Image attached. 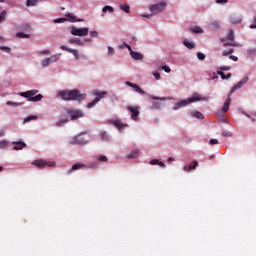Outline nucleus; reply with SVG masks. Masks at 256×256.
<instances>
[{"label": "nucleus", "mask_w": 256, "mask_h": 256, "mask_svg": "<svg viewBox=\"0 0 256 256\" xmlns=\"http://www.w3.org/2000/svg\"><path fill=\"white\" fill-rule=\"evenodd\" d=\"M126 48L128 49V51H129L130 54H131V51H133V49L131 48V46H130V45H126Z\"/></svg>", "instance_id": "nucleus-61"}, {"label": "nucleus", "mask_w": 256, "mask_h": 256, "mask_svg": "<svg viewBox=\"0 0 256 256\" xmlns=\"http://www.w3.org/2000/svg\"><path fill=\"white\" fill-rule=\"evenodd\" d=\"M70 33L71 35H75L76 37H85L89 35V28L72 27Z\"/></svg>", "instance_id": "nucleus-8"}, {"label": "nucleus", "mask_w": 256, "mask_h": 256, "mask_svg": "<svg viewBox=\"0 0 256 256\" xmlns=\"http://www.w3.org/2000/svg\"><path fill=\"white\" fill-rule=\"evenodd\" d=\"M137 157H139V150H134L127 155L128 159H137Z\"/></svg>", "instance_id": "nucleus-20"}, {"label": "nucleus", "mask_w": 256, "mask_h": 256, "mask_svg": "<svg viewBox=\"0 0 256 256\" xmlns=\"http://www.w3.org/2000/svg\"><path fill=\"white\" fill-rule=\"evenodd\" d=\"M217 75H220L221 79H223V80L231 79V77H232L231 73H228L227 75H225V73L223 71H217Z\"/></svg>", "instance_id": "nucleus-22"}, {"label": "nucleus", "mask_w": 256, "mask_h": 256, "mask_svg": "<svg viewBox=\"0 0 256 256\" xmlns=\"http://www.w3.org/2000/svg\"><path fill=\"white\" fill-rule=\"evenodd\" d=\"M6 17H7V11L4 10L0 13V23H3V21H5V19H6Z\"/></svg>", "instance_id": "nucleus-35"}, {"label": "nucleus", "mask_w": 256, "mask_h": 256, "mask_svg": "<svg viewBox=\"0 0 256 256\" xmlns=\"http://www.w3.org/2000/svg\"><path fill=\"white\" fill-rule=\"evenodd\" d=\"M102 11L103 13H107V11L110 13H115V9L112 6H104L102 8Z\"/></svg>", "instance_id": "nucleus-27"}, {"label": "nucleus", "mask_w": 256, "mask_h": 256, "mask_svg": "<svg viewBox=\"0 0 256 256\" xmlns=\"http://www.w3.org/2000/svg\"><path fill=\"white\" fill-rule=\"evenodd\" d=\"M38 0H27L26 5L27 7H33L37 5Z\"/></svg>", "instance_id": "nucleus-34"}, {"label": "nucleus", "mask_w": 256, "mask_h": 256, "mask_svg": "<svg viewBox=\"0 0 256 256\" xmlns=\"http://www.w3.org/2000/svg\"><path fill=\"white\" fill-rule=\"evenodd\" d=\"M142 17H145L146 19H151L153 17V14H147V15H142Z\"/></svg>", "instance_id": "nucleus-60"}, {"label": "nucleus", "mask_w": 256, "mask_h": 256, "mask_svg": "<svg viewBox=\"0 0 256 256\" xmlns=\"http://www.w3.org/2000/svg\"><path fill=\"white\" fill-rule=\"evenodd\" d=\"M227 40L228 41H235V32L233 31V29L229 30Z\"/></svg>", "instance_id": "nucleus-25"}, {"label": "nucleus", "mask_w": 256, "mask_h": 256, "mask_svg": "<svg viewBox=\"0 0 256 256\" xmlns=\"http://www.w3.org/2000/svg\"><path fill=\"white\" fill-rule=\"evenodd\" d=\"M98 161H100V163H107V161H109V159H107V156H99L98 157Z\"/></svg>", "instance_id": "nucleus-40"}, {"label": "nucleus", "mask_w": 256, "mask_h": 256, "mask_svg": "<svg viewBox=\"0 0 256 256\" xmlns=\"http://www.w3.org/2000/svg\"><path fill=\"white\" fill-rule=\"evenodd\" d=\"M37 118H38V117L35 116V115L28 116V117H26V118L24 119V124H25V123H29V122H31V121H36Z\"/></svg>", "instance_id": "nucleus-28"}, {"label": "nucleus", "mask_w": 256, "mask_h": 256, "mask_svg": "<svg viewBox=\"0 0 256 256\" xmlns=\"http://www.w3.org/2000/svg\"><path fill=\"white\" fill-rule=\"evenodd\" d=\"M222 136H223V137H231V132H225V131H223V132H222Z\"/></svg>", "instance_id": "nucleus-55"}, {"label": "nucleus", "mask_w": 256, "mask_h": 256, "mask_svg": "<svg viewBox=\"0 0 256 256\" xmlns=\"http://www.w3.org/2000/svg\"><path fill=\"white\" fill-rule=\"evenodd\" d=\"M209 144L210 145H217V144H219V141L217 139H210Z\"/></svg>", "instance_id": "nucleus-49"}, {"label": "nucleus", "mask_w": 256, "mask_h": 256, "mask_svg": "<svg viewBox=\"0 0 256 256\" xmlns=\"http://www.w3.org/2000/svg\"><path fill=\"white\" fill-rule=\"evenodd\" d=\"M212 79H219V76H217V73H213V77H212Z\"/></svg>", "instance_id": "nucleus-62"}, {"label": "nucleus", "mask_w": 256, "mask_h": 256, "mask_svg": "<svg viewBox=\"0 0 256 256\" xmlns=\"http://www.w3.org/2000/svg\"><path fill=\"white\" fill-rule=\"evenodd\" d=\"M6 105H10L11 107H19L20 105H23V103H17V102H6Z\"/></svg>", "instance_id": "nucleus-38"}, {"label": "nucleus", "mask_w": 256, "mask_h": 256, "mask_svg": "<svg viewBox=\"0 0 256 256\" xmlns=\"http://www.w3.org/2000/svg\"><path fill=\"white\" fill-rule=\"evenodd\" d=\"M158 165H159L160 167H165V163H163V162H158Z\"/></svg>", "instance_id": "nucleus-64"}, {"label": "nucleus", "mask_w": 256, "mask_h": 256, "mask_svg": "<svg viewBox=\"0 0 256 256\" xmlns=\"http://www.w3.org/2000/svg\"><path fill=\"white\" fill-rule=\"evenodd\" d=\"M230 21H231V23H232L233 25H237V24L241 23L242 19L239 18V17L232 16V17L230 18Z\"/></svg>", "instance_id": "nucleus-26"}, {"label": "nucleus", "mask_w": 256, "mask_h": 256, "mask_svg": "<svg viewBox=\"0 0 256 256\" xmlns=\"http://www.w3.org/2000/svg\"><path fill=\"white\" fill-rule=\"evenodd\" d=\"M66 114L70 117L71 121H77V119H81V117H85L83 111L75 108H67Z\"/></svg>", "instance_id": "nucleus-5"}, {"label": "nucleus", "mask_w": 256, "mask_h": 256, "mask_svg": "<svg viewBox=\"0 0 256 256\" xmlns=\"http://www.w3.org/2000/svg\"><path fill=\"white\" fill-rule=\"evenodd\" d=\"M120 9L124 11V13H131V6H129V4L120 5Z\"/></svg>", "instance_id": "nucleus-21"}, {"label": "nucleus", "mask_w": 256, "mask_h": 256, "mask_svg": "<svg viewBox=\"0 0 256 256\" xmlns=\"http://www.w3.org/2000/svg\"><path fill=\"white\" fill-rule=\"evenodd\" d=\"M31 165L38 167V169H45V167H55V162L45 161L43 159L34 160Z\"/></svg>", "instance_id": "nucleus-7"}, {"label": "nucleus", "mask_w": 256, "mask_h": 256, "mask_svg": "<svg viewBox=\"0 0 256 256\" xmlns=\"http://www.w3.org/2000/svg\"><path fill=\"white\" fill-rule=\"evenodd\" d=\"M153 75H154L156 81H159V79H161V74H159V72H154Z\"/></svg>", "instance_id": "nucleus-48"}, {"label": "nucleus", "mask_w": 256, "mask_h": 256, "mask_svg": "<svg viewBox=\"0 0 256 256\" xmlns=\"http://www.w3.org/2000/svg\"><path fill=\"white\" fill-rule=\"evenodd\" d=\"M126 85H128V87H132V89H135L136 93H139L140 95H145V91H143V89H141L139 85L131 82H126Z\"/></svg>", "instance_id": "nucleus-13"}, {"label": "nucleus", "mask_w": 256, "mask_h": 256, "mask_svg": "<svg viewBox=\"0 0 256 256\" xmlns=\"http://www.w3.org/2000/svg\"><path fill=\"white\" fill-rule=\"evenodd\" d=\"M152 99H154L156 101H165V98H157L155 96H152Z\"/></svg>", "instance_id": "nucleus-59"}, {"label": "nucleus", "mask_w": 256, "mask_h": 256, "mask_svg": "<svg viewBox=\"0 0 256 256\" xmlns=\"http://www.w3.org/2000/svg\"><path fill=\"white\" fill-rule=\"evenodd\" d=\"M219 69H220V71H229L231 69V67H229V66H222Z\"/></svg>", "instance_id": "nucleus-51"}, {"label": "nucleus", "mask_w": 256, "mask_h": 256, "mask_svg": "<svg viewBox=\"0 0 256 256\" xmlns=\"http://www.w3.org/2000/svg\"><path fill=\"white\" fill-rule=\"evenodd\" d=\"M183 45H185V47H187V49H195V43H193V42L184 40Z\"/></svg>", "instance_id": "nucleus-24"}, {"label": "nucleus", "mask_w": 256, "mask_h": 256, "mask_svg": "<svg viewBox=\"0 0 256 256\" xmlns=\"http://www.w3.org/2000/svg\"><path fill=\"white\" fill-rule=\"evenodd\" d=\"M83 167H85V164L79 162L74 164L70 170H68V175H71V173H73V171H78V169H83Z\"/></svg>", "instance_id": "nucleus-15"}, {"label": "nucleus", "mask_w": 256, "mask_h": 256, "mask_svg": "<svg viewBox=\"0 0 256 256\" xmlns=\"http://www.w3.org/2000/svg\"><path fill=\"white\" fill-rule=\"evenodd\" d=\"M194 117H196V119H203V114L201 112H195Z\"/></svg>", "instance_id": "nucleus-44"}, {"label": "nucleus", "mask_w": 256, "mask_h": 256, "mask_svg": "<svg viewBox=\"0 0 256 256\" xmlns=\"http://www.w3.org/2000/svg\"><path fill=\"white\" fill-rule=\"evenodd\" d=\"M130 55L135 61H143V54L139 52L131 51Z\"/></svg>", "instance_id": "nucleus-17"}, {"label": "nucleus", "mask_w": 256, "mask_h": 256, "mask_svg": "<svg viewBox=\"0 0 256 256\" xmlns=\"http://www.w3.org/2000/svg\"><path fill=\"white\" fill-rule=\"evenodd\" d=\"M16 37H18L19 39H29V34H25L23 32H18L16 34Z\"/></svg>", "instance_id": "nucleus-30"}, {"label": "nucleus", "mask_w": 256, "mask_h": 256, "mask_svg": "<svg viewBox=\"0 0 256 256\" xmlns=\"http://www.w3.org/2000/svg\"><path fill=\"white\" fill-rule=\"evenodd\" d=\"M41 65L42 67H49V65H51V61L49 60V58H46L41 61Z\"/></svg>", "instance_id": "nucleus-33"}, {"label": "nucleus", "mask_w": 256, "mask_h": 256, "mask_svg": "<svg viewBox=\"0 0 256 256\" xmlns=\"http://www.w3.org/2000/svg\"><path fill=\"white\" fill-rule=\"evenodd\" d=\"M247 81H249V76H245L236 85L233 86V88L230 90L228 98L226 99L222 107V110L218 112V115H223V113H227V111H229V106L231 105V95L234 94L237 89H241V87H243V85H245Z\"/></svg>", "instance_id": "nucleus-2"}, {"label": "nucleus", "mask_w": 256, "mask_h": 256, "mask_svg": "<svg viewBox=\"0 0 256 256\" xmlns=\"http://www.w3.org/2000/svg\"><path fill=\"white\" fill-rule=\"evenodd\" d=\"M65 123H69V120L63 119V120L56 122V127H61V125H65Z\"/></svg>", "instance_id": "nucleus-37"}, {"label": "nucleus", "mask_w": 256, "mask_h": 256, "mask_svg": "<svg viewBox=\"0 0 256 256\" xmlns=\"http://www.w3.org/2000/svg\"><path fill=\"white\" fill-rule=\"evenodd\" d=\"M127 109L131 113V119H133V121H137V119L139 117V107H137V106H128Z\"/></svg>", "instance_id": "nucleus-10"}, {"label": "nucleus", "mask_w": 256, "mask_h": 256, "mask_svg": "<svg viewBox=\"0 0 256 256\" xmlns=\"http://www.w3.org/2000/svg\"><path fill=\"white\" fill-rule=\"evenodd\" d=\"M37 93H39V90L32 89L26 92H21L20 97H24L32 103H37L38 101H41L43 99V96L41 94L37 95Z\"/></svg>", "instance_id": "nucleus-3"}, {"label": "nucleus", "mask_w": 256, "mask_h": 256, "mask_svg": "<svg viewBox=\"0 0 256 256\" xmlns=\"http://www.w3.org/2000/svg\"><path fill=\"white\" fill-rule=\"evenodd\" d=\"M157 163H159V160L157 159H153L150 161V165H157Z\"/></svg>", "instance_id": "nucleus-56"}, {"label": "nucleus", "mask_w": 256, "mask_h": 256, "mask_svg": "<svg viewBox=\"0 0 256 256\" xmlns=\"http://www.w3.org/2000/svg\"><path fill=\"white\" fill-rule=\"evenodd\" d=\"M74 143H78L79 145H84L85 141L81 140V136H77L74 138Z\"/></svg>", "instance_id": "nucleus-36"}, {"label": "nucleus", "mask_w": 256, "mask_h": 256, "mask_svg": "<svg viewBox=\"0 0 256 256\" xmlns=\"http://www.w3.org/2000/svg\"><path fill=\"white\" fill-rule=\"evenodd\" d=\"M250 29H256V16L253 19V24L250 25Z\"/></svg>", "instance_id": "nucleus-52"}, {"label": "nucleus", "mask_w": 256, "mask_h": 256, "mask_svg": "<svg viewBox=\"0 0 256 256\" xmlns=\"http://www.w3.org/2000/svg\"><path fill=\"white\" fill-rule=\"evenodd\" d=\"M100 138L102 141H109V135L107 132H100Z\"/></svg>", "instance_id": "nucleus-31"}, {"label": "nucleus", "mask_w": 256, "mask_h": 256, "mask_svg": "<svg viewBox=\"0 0 256 256\" xmlns=\"http://www.w3.org/2000/svg\"><path fill=\"white\" fill-rule=\"evenodd\" d=\"M223 47H239V44H236V43H224Z\"/></svg>", "instance_id": "nucleus-43"}, {"label": "nucleus", "mask_w": 256, "mask_h": 256, "mask_svg": "<svg viewBox=\"0 0 256 256\" xmlns=\"http://www.w3.org/2000/svg\"><path fill=\"white\" fill-rule=\"evenodd\" d=\"M233 53H235V50H234L233 48H231V49H229V50H224V51L222 52V55H223V57H227V56H229V55H231V54H233Z\"/></svg>", "instance_id": "nucleus-29"}, {"label": "nucleus", "mask_w": 256, "mask_h": 256, "mask_svg": "<svg viewBox=\"0 0 256 256\" xmlns=\"http://www.w3.org/2000/svg\"><path fill=\"white\" fill-rule=\"evenodd\" d=\"M7 147V142L6 141H0V148L5 149Z\"/></svg>", "instance_id": "nucleus-50"}, {"label": "nucleus", "mask_w": 256, "mask_h": 256, "mask_svg": "<svg viewBox=\"0 0 256 256\" xmlns=\"http://www.w3.org/2000/svg\"><path fill=\"white\" fill-rule=\"evenodd\" d=\"M197 58H198L200 61H205V54H203L202 52H198V53H197Z\"/></svg>", "instance_id": "nucleus-42"}, {"label": "nucleus", "mask_w": 256, "mask_h": 256, "mask_svg": "<svg viewBox=\"0 0 256 256\" xmlns=\"http://www.w3.org/2000/svg\"><path fill=\"white\" fill-rule=\"evenodd\" d=\"M197 167H199V162L193 161L191 165L184 166L183 171H185L186 173H189L190 171H193V169H197Z\"/></svg>", "instance_id": "nucleus-12"}, {"label": "nucleus", "mask_w": 256, "mask_h": 256, "mask_svg": "<svg viewBox=\"0 0 256 256\" xmlns=\"http://www.w3.org/2000/svg\"><path fill=\"white\" fill-rule=\"evenodd\" d=\"M12 145H14L13 149L15 151H21L22 149H24V147H27V144H25L24 142H21V141L12 142Z\"/></svg>", "instance_id": "nucleus-14"}, {"label": "nucleus", "mask_w": 256, "mask_h": 256, "mask_svg": "<svg viewBox=\"0 0 256 256\" xmlns=\"http://www.w3.org/2000/svg\"><path fill=\"white\" fill-rule=\"evenodd\" d=\"M58 97L63 101H83L87 95L81 94L79 90H62L58 92Z\"/></svg>", "instance_id": "nucleus-1"}, {"label": "nucleus", "mask_w": 256, "mask_h": 256, "mask_svg": "<svg viewBox=\"0 0 256 256\" xmlns=\"http://www.w3.org/2000/svg\"><path fill=\"white\" fill-rule=\"evenodd\" d=\"M173 161H175V159H174L173 157H169V158H168V163H171V162H173Z\"/></svg>", "instance_id": "nucleus-63"}, {"label": "nucleus", "mask_w": 256, "mask_h": 256, "mask_svg": "<svg viewBox=\"0 0 256 256\" xmlns=\"http://www.w3.org/2000/svg\"><path fill=\"white\" fill-rule=\"evenodd\" d=\"M38 55H51V51L50 50H41V51H38Z\"/></svg>", "instance_id": "nucleus-41"}, {"label": "nucleus", "mask_w": 256, "mask_h": 256, "mask_svg": "<svg viewBox=\"0 0 256 256\" xmlns=\"http://www.w3.org/2000/svg\"><path fill=\"white\" fill-rule=\"evenodd\" d=\"M66 17L68 18L66 21H70V23H77V21H79L77 20V16L73 15L72 13L66 14Z\"/></svg>", "instance_id": "nucleus-18"}, {"label": "nucleus", "mask_w": 256, "mask_h": 256, "mask_svg": "<svg viewBox=\"0 0 256 256\" xmlns=\"http://www.w3.org/2000/svg\"><path fill=\"white\" fill-rule=\"evenodd\" d=\"M93 95H95L96 98L94 100H92L90 103H88V105H87L88 109H93V107H95V105H97V103H99V101H101V99L105 98V96L107 95V92L94 91Z\"/></svg>", "instance_id": "nucleus-6"}, {"label": "nucleus", "mask_w": 256, "mask_h": 256, "mask_svg": "<svg viewBox=\"0 0 256 256\" xmlns=\"http://www.w3.org/2000/svg\"><path fill=\"white\" fill-rule=\"evenodd\" d=\"M195 101H201V97L199 95H195L192 98H188L186 100H180L173 106V110L177 111L183 107H187V105H191V103H195Z\"/></svg>", "instance_id": "nucleus-4"}, {"label": "nucleus", "mask_w": 256, "mask_h": 256, "mask_svg": "<svg viewBox=\"0 0 256 256\" xmlns=\"http://www.w3.org/2000/svg\"><path fill=\"white\" fill-rule=\"evenodd\" d=\"M229 59H231L232 61H239V58H237V56H233V55H230Z\"/></svg>", "instance_id": "nucleus-57"}, {"label": "nucleus", "mask_w": 256, "mask_h": 256, "mask_svg": "<svg viewBox=\"0 0 256 256\" xmlns=\"http://www.w3.org/2000/svg\"><path fill=\"white\" fill-rule=\"evenodd\" d=\"M162 70L165 71V73H169L171 71V68L167 66H162Z\"/></svg>", "instance_id": "nucleus-54"}, {"label": "nucleus", "mask_w": 256, "mask_h": 256, "mask_svg": "<svg viewBox=\"0 0 256 256\" xmlns=\"http://www.w3.org/2000/svg\"><path fill=\"white\" fill-rule=\"evenodd\" d=\"M108 55H115V49L111 46L108 47Z\"/></svg>", "instance_id": "nucleus-45"}, {"label": "nucleus", "mask_w": 256, "mask_h": 256, "mask_svg": "<svg viewBox=\"0 0 256 256\" xmlns=\"http://www.w3.org/2000/svg\"><path fill=\"white\" fill-rule=\"evenodd\" d=\"M228 0H216V3L218 5H224L225 3H227Z\"/></svg>", "instance_id": "nucleus-53"}, {"label": "nucleus", "mask_w": 256, "mask_h": 256, "mask_svg": "<svg viewBox=\"0 0 256 256\" xmlns=\"http://www.w3.org/2000/svg\"><path fill=\"white\" fill-rule=\"evenodd\" d=\"M90 37H95V38L99 37V32H97V31H91V32H90Z\"/></svg>", "instance_id": "nucleus-47"}, {"label": "nucleus", "mask_w": 256, "mask_h": 256, "mask_svg": "<svg viewBox=\"0 0 256 256\" xmlns=\"http://www.w3.org/2000/svg\"><path fill=\"white\" fill-rule=\"evenodd\" d=\"M191 31L192 33H203V29L201 27H194Z\"/></svg>", "instance_id": "nucleus-39"}, {"label": "nucleus", "mask_w": 256, "mask_h": 256, "mask_svg": "<svg viewBox=\"0 0 256 256\" xmlns=\"http://www.w3.org/2000/svg\"><path fill=\"white\" fill-rule=\"evenodd\" d=\"M61 58V54H55L48 57L50 63H57V61Z\"/></svg>", "instance_id": "nucleus-19"}, {"label": "nucleus", "mask_w": 256, "mask_h": 256, "mask_svg": "<svg viewBox=\"0 0 256 256\" xmlns=\"http://www.w3.org/2000/svg\"><path fill=\"white\" fill-rule=\"evenodd\" d=\"M2 51H5L6 53H11V48L7 47V46H2L0 48Z\"/></svg>", "instance_id": "nucleus-46"}, {"label": "nucleus", "mask_w": 256, "mask_h": 256, "mask_svg": "<svg viewBox=\"0 0 256 256\" xmlns=\"http://www.w3.org/2000/svg\"><path fill=\"white\" fill-rule=\"evenodd\" d=\"M165 7H167V3L161 2L159 4L151 5L149 9L153 15H157L158 13H161V11H165Z\"/></svg>", "instance_id": "nucleus-9"}, {"label": "nucleus", "mask_w": 256, "mask_h": 256, "mask_svg": "<svg viewBox=\"0 0 256 256\" xmlns=\"http://www.w3.org/2000/svg\"><path fill=\"white\" fill-rule=\"evenodd\" d=\"M69 43L71 45L73 44L78 45L79 47H83V45H85V42H83L81 38H71L69 40Z\"/></svg>", "instance_id": "nucleus-16"}, {"label": "nucleus", "mask_w": 256, "mask_h": 256, "mask_svg": "<svg viewBox=\"0 0 256 256\" xmlns=\"http://www.w3.org/2000/svg\"><path fill=\"white\" fill-rule=\"evenodd\" d=\"M210 27H212V29H219V27H221V24H219V21H212L210 22Z\"/></svg>", "instance_id": "nucleus-32"}, {"label": "nucleus", "mask_w": 256, "mask_h": 256, "mask_svg": "<svg viewBox=\"0 0 256 256\" xmlns=\"http://www.w3.org/2000/svg\"><path fill=\"white\" fill-rule=\"evenodd\" d=\"M113 125L115 127H117L118 129H123V127H127V125L123 124L121 121L119 120H114L113 122Z\"/></svg>", "instance_id": "nucleus-23"}, {"label": "nucleus", "mask_w": 256, "mask_h": 256, "mask_svg": "<svg viewBox=\"0 0 256 256\" xmlns=\"http://www.w3.org/2000/svg\"><path fill=\"white\" fill-rule=\"evenodd\" d=\"M60 49H61L62 51H67L68 53H72V55H74L75 59H76L77 61H79V50H77V49H71V48H69V47H67V46H60Z\"/></svg>", "instance_id": "nucleus-11"}, {"label": "nucleus", "mask_w": 256, "mask_h": 256, "mask_svg": "<svg viewBox=\"0 0 256 256\" xmlns=\"http://www.w3.org/2000/svg\"><path fill=\"white\" fill-rule=\"evenodd\" d=\"M63 21H67V20L63 18H58L55 20V23H63Z\"/></svg>", "instance_id": "nucleus-58"}]
</instances>
